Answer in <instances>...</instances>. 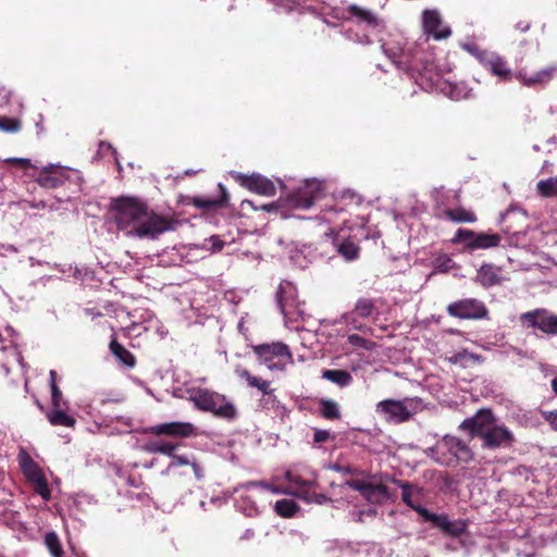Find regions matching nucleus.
<instances>
[{
  "instance_id": "obj_41",
  "label": "nucleus",
  "mask_w": 557,
  "mask_h": 557,
  "mask_svg": "<svg viewBox=\"0 0 557 557\" xmlns=\"http://www.w3.org/2000/svg\"><path fill=\"white\" fill-rule=\"evenodd\" d=\"M237 374L242 377V379H245V381L247 382V384L250 386V387H256V388H259V386H261V384H263V382L265 380H262L258 376H255L252 375L248 370L246 369H239L236 371Z\"/></svg>"
},
{
  "instance_id": "obj_17",
  "label": "nucleus",
  "mask_w": 557,
  "mask_h": 557,
  "mask_svg": "<svg viewBox=\"0 0 557 557\" xmlns=\"http://www.w3.org/2000/svg\"><path fill=\"white\" fill-rule=\"evenodd\" d=\"M438 448L447 451L456 461L470 462L473 459V451L461 438L453 435H445L438 444Z\"/></svg>"
},
{
  "instance_id": "obj_26",
  "label": "nucleus",
  "mask_w": 557,
  "mask_h": 557,
  "mask_svg": "<svg viewBox=\"0 0 557 557\" xmlns=\"http://www.w3.org/2000/svg\"><path fill=\"white\" fill-rule=\"evenodd\" d=\"M443 213L446 219L455 223H474L478 220L474 212L463 207L448 208Z\"/></svg>"
},
{
  "instance_id": "obj_10",
  "label": "nucleus",
  "mask_w": 557,
  "mask_h": 557,
  "mask_svg": "<svg viewBox=\"0 0 557 557\" xmlns=\"http://www.w3.org/2000/svg\"><path fill=\"white\" fill-rule=\"evenodd\" d=\"M502 236L497 233L474 232L468 228H458L451 239L453 244H465L469 251L498 247Z\"/></svg>"
},
{
  "instance_id": "obj_57",
  "label": "nucleus",
  "mask_w": 557,
  "mask_h": 557,
  "mask_svg": "<svg viewBox=\"0 0 557 557\" xmlns=\"http://www.w3.org/2000/svg\"><path fill=\"white\" fill-rule=\"evenodd\" d=\"M550 385H552V389L557 395V379L552 380Z\"/></svg>"
},
{
  "instance_id": "obj_6",
  "label": "nucleus",
  "mask_w": 557,
  "mask_h": 557,
  "mask_svg": "<svg viewBox=\"0 0 557 557\" xmlns=\"http://www.w3.org/2000/svg\"><path fill=\"white\" fill-rule=\"evenodd\" d=\"M276 302L281 313L290 321H296L306 313L305 301L298 299L296 286L288 281L280 283L276 290Z\"/></svg>"
},
{
  "instance_id": "obj_30",
  "label": "nucleus",
  "mask_w": 557,
  "mask_h": 557,
  "mask_svg": "<svg viewBox=\"0 0 557 557\" xmlns=\"http://www.w3.org/2000/svg\"><path fill=\"white\" fill-rule=\"evenodd\" d=\"M178 447V444L172 442H150L146 444L145 450L150 454H162L166 456H173V451Z\"/></svg>"
},
{
  "instance_id": "obj_7",
  "label": "nucleus",
  "mask_w": 557,
  "mask_h": 557,
  "mask_svg": "<svg viewBox=\"0 0 557 557\" xmlns=\"http://www.w3.org/2000/svg\"><path fill=\"white\" fill-rule=\"evenodd\" d=\"M17 459L24 476L26 478L27 482L34 486V491L44 499H50L51 492L48 485V481L39 465L25 449L20 450Z\"/></svg>"
},
{
  "instance_id": "obj_53",
  "label": "nucleus",
  "mask_w": 557,
  "mask_h": 557,
  "mask_svg": "<svg viewBox=\"0 0 557 557\" xmlns=\"http://www.w3.org/2000/svg\"><path fill=\"white\" fill-rule=\"evenodd\" d=\"M242 209H245V208H251L253 210H257L258 208L255 206L253 201L251 200H248V199H245L242 201V205H240Z\"/></svg>"
},
{
  "instance_id": "obj_58",
  "label": "nucleus",
  "mask_w": 557,
  "mask_h": 557,
  "mask_svg": "<svg viewBox=\"0 0 557 557\" xmlns=\"http://www.w3.org/2000/svg\"><path fill=\"white\" fill-rule=\"evenodd\" d=\"M193 172L191 171H186V174L187 175H190Z\"/></svg>"
},
{
  "instance_id": "obj_25",
  "label": "nucleus",
  "mask_w": 557,
  "mask_h": 557,
  "mask_svg": "<svg viewBox=\"0 0 557 557\" xmlns=\"http://www.w3.org/2000/svg\"><path fill=\"white\" fill-rule=\"evenodd\" d=\"M321 376L322 379L327 380L339 387H347L354 381L352 375L348 371L339 369L323 370Z\"/></svg>"
},
{
  "instance_id": "obj_47",
  "label": "nucleus",
  "mask_w": 557,
  "mask_h": 557,
  "mask_svg": "<svg viewBox=\"0 0 557 557\" xmlns=\"http://www.w3.org/2000/svg\"><path fill=\"white\" fill-rule=\"evenodd\" d=\"M172 458V461L170 463V467H180V466H187L190 465V460L186 456L182 455H175L173 453V456H170Z\"/></svg>"
},
{
  "instance_id": "obj_55",
  "label": "nucleus",
  "mask_w": 557,
  "mask_h": 557,
  "mask_svg": "<svg viewBox=\"0 0 557 557\" xmlns=\"http://www.w3.org/2000/svg\"><path fill=\"white\" fill-rule=\"evenodd\" d=\"M260 208L264 211L270 212V211L276 210L277 206L274 202H272V203H268V205H262Z\"/></svg>"
},
{
  "instance_id": "obj_18",
  "label": "nucleus",
  "mask_w": 557,
  "mask_h": 557,
  "mask_svg": "<svg viewBox=\"0 0 557 557\" xmlns=\"http://www.w3.org/2000/svg\"><path fill=\"white\" fill-rule=\"evenodd\" d=\"M481 64L490 71L493 75L497 76L502 81H510L512 78V72L507 66L505 59L498 54L490 52H481L478 55Z\"/></svg>"
},
{
  "instance_id": "obj_4",
  "label": "nucleus",
  "mask_w": 557,
  "mask_h": 557,
  "mask_svg": "<svg viewBox=\"0 0 557 557\" xmlns=\"http://www.w3.org/2000/svg\"><path fill=\"white\" fill-rule=\"evenodd\" d=\"M2 162L29 176L36 175V182L45 188L54 189L65 182V174L61 166L58 165L46 166L37 173V168L32 163L30 159L9 158L2 160Z\"/></svg>"
},
{
  "instance_id": "obj_52",
  "label": "nucleus",
  "mask_w": 557,
  "mask_h": 557,
  "mask_svg": "<svg viewBox=\"0 0 557 557\" xmlns=\"http://www.w3.org/2000/svg\"><path fill=\"white\" fill-rule=\"evenodd\" d=\"M263 395H270L273 393V389L271 388V384L269 381H264L261 386L258 388Z\"/></svg>"
},
{
  "instance_id": "obj_46",
  "label": "nucleus",
  "mask_w": 557,
  "mask_h": 557,
  "mask_svg": "<svg viewBox=\"0 0 557 557\" xmlns=\"http://www.w3.org/2000/svg\"><path fill=\"white\" fill-rule=\"evenodd\" d=\"M288 363H293V360L292 361H287L286 359L282 358V359H277V361H271V362H268V368L269 370L271 371H284L286 366Z\"/></svg>"
},
{
  "instance_id": "obj_24",
  "label": "nucleus",
  "mask_w": 557,
  "mask_h": 557,
  "mask_svg": "<svg viewBox=\"0 0 557 557\" xmlns=\"http://www.w3.org/2000/svg\"><path fill=\"white\" fill-rule=\"evenodd\" d=\"M109 348L121 366L127 369H133L136 366V357L117 342L115 335L112 336Z\"/></svg>"
},
{
  "instance_id": "obj_35",
  "label": "nucleus",
  "mask_w": 557,
  "mask_h": 557,
  "mask_svg": "<svg viewBox=\"0 0 557 557\" xmlns=\"http://www.w3.org/2000/svg\"><path fill=\"white\" fill-rule=\"evenodd\" d=\"M337 251L347 261H352L359 257L360 247L355 242L345 239L338 245Z\"/></svg>"
},
{
  "instance_id": "obj_29",
  "label": "nucleus",
  "mask_w": 557,
  "mask_h": 557,
  "mask_svg": "<svg viewBox=\"0 0 557 557\" xmlns=\"http://www.w3.org/2000/svg\"><path fill=\"white\" fill-rule=\"evenodd\" d=\"M47 419L50 422V424L54 426H66V428H73L76 423L75 418L72 416H69L62 407L53 408L47 413Z\"/></svg>"
},
{
  "instance_id": "obj_14",
  "label": "nucleus",
  "mask_w": 557,
  "mask_h": 557,
  "mask_svg": "<svg viewBox=\"0 0 557 557\" xmlns=\"http://www.w3.org/2000/svg\"><path fill=\"white\" fill-rule=\"evenodd\" d=\"M234 177L240 186L259 195L271 197L276 193L274 183L260 174L246 175L237 173Z\"/></svg>"
},
{
  "instance_id": "obj_15",
  "label": "nucleus",
  "mask_w": 557,
  "mask_h": 557,
  "mask_svg": "<svg viewBox=\"0 0 557 557\" xmlns=\"http://www.w3.org/2000/svg\"><path fill=\"white\" fill-rule=\"evenodd\" d=\"M408 401L409 399H384L376 405V411L385 414L388 420L395 423H403L411 418V412L407 406Z\"/></svg>"
},
{
  "instance_id": "obj_51",
  "label": "nucleus",
  "mask_w": 557,
  "mask_h": 557,
  "mask_svg": "<svg viewBox=\"0 0 557 557\" xmlns=\"http://www.w3.org/2000/svg\"><path fill=\"white\" fill-rule=\"evenodd\" d=\"M250 484L252 485H261L263 486L264 488L271 491L272 493H280L281 491L278 488H276L275 486H273L272 484L268 483V482H264V481H260V482H251Z\"/></svg>"
},
{
  "instance_id": "obj_42",
  "label": "nucleus",
  "mask_w": 557,
  "mask_h": 557,
  "mask_svg": "<svg viewBox=\"0 0 557 557\" xmlns=\"http://www.w3.org/2000/svg\"><path fill=\"white\" fill-rule=\"evenodd\" d=\"M346 484L350 488L358 491L362 495V497L366 495L367 491L372 488V483L360 481V480H350V481H347Z\"/></svg>"
},
{
  "instance_id": "obj_20",
  "label": "nucleus",
  "mask_w": 557,
  "mask_h": 557,
  "mask_svg": "<svg viewBox=\"0 0 557 557\" xmlns=\"http://www.w3.org/2000/svg\"><path fill=\"white\" fill-rule=\"evenodd\" d=\"M557 66L548 65L545 69L532 74L528 75L525 72H518L516 74V78L527 87H536V86H545L548 84L556 75Z\"/></svg>"
},
{
  "instance_id": "obj_45",
  "label": "nucleus",
  "mask_w": 557,
  "mask_h": 557,
  "mask_svg": "<svg viewBox=\"0 0 557 557\" xmlns=\"http://www.w3.org/2000/svg\"><path fill=\"white\" fill-rule=\"evenodd\" d=\"M51 403L53 408L62 407L63 400H62V393L58 386V384H53L51 387Z\"/></svg>"
},
{
  "instance_id": "obj_22",
  "label": "nucleus",
  "mask_w": 557,
  "mask_h": 557,
  "mask_svg": "<svg viewBox=\"0 0 557 557\" xmlns=\"http://www.w3.org/2000/svg\"><path fill=\"white\" fill-rule=\"evenodd\" d=\"M500 273V267H496L493 263H483L476 272L475 282L484 288L500 285L504 281Z\"/></svg>"
},
{
  "instance_id": "obj_48",
  "label": "nucleus",
  "mask_w": 557,
  "mask_h": 557,
  "mask_svg": "<svg viewBox=\"0 0 557 557\" xmlns=\"http://www.w3.org/2000/svg\"><path fill=\"white\" fill-rule=\"evenodd\" d=\"M331 438V434L326 430H315L313 434L314 443H324Z\"/></svg>"
},
{
  "instance_id": "obj_54",
  "label": "nucleus",
  "mask_w": 557,
  "mask_h": 557,
  "mask_svg": "<svg viewBox=\"0 0 557 557\" xmlns=\"http://www.w3.org/2000/svg\"><path fill=\"white\" fill-rule=\"evenodd\" d=\"M516 27L521 32H527L530 28V23L528 22H519Z\"/></svg>"
},
{
  "instance_id": "obj_21",
  "label": "nucleus",
  "mask_w": 557,
  "mask_h": 557,
  "mask_svg": "<svg viewBox=\"0 0 557 557\" xmlns=\"http://www.w3.org/2000/svg\"><path fill=\"white\" fill-rule=\"evenodd\" d=\"M423 27L425 33L432 35L435 39H444L451 34L448 27L442 25L441 15L436 10H425L423 12Z\"/></svg>"
},
{
  "instance_id": "obj_11",
  "label": "nucleus",
  "mask_w": 557,
  "mask_h": 557,
  "mask_svg": "<svg viewBox=\"0 0 557 557\" xmlns=\"http://www.w3.org/2000/svg\"><path fill=\"white\" fill-rule=\"evenodd\" d=\"M285 480L292 485L290 490L286 492L287 494L295 495L307 502L317 500L321 503V499H325L324 495H318L314 492L317 485L315 479L306 480L292 471H287L285 473Z\"/></svg>"
},
{
  "instance_id": "obj_38",
  "label": "nucleus",
  "mask_w": 557,
  "mask_h": 557,
  "mask_svg": "<svg viewBox=\"0 0 557 557\" xmlns=\"http://www.w3.org/2000/svg\"><path fill=\"white\" fill-rule=\"evenodd\" d=\"M466 530H467V524H466L465 521H462V520H455V521L448 520L447 528H445L443 530V532L446 535H449V536H453V537H458V536H461L462 534H465Z\"/></svg>"
},
{
  "instance_id": "obj_27",
  "label": "nucleus",
  "mask_w": 557,
  "mask_h": 557,
  "mask_svg": "<svg viewBox=\"0 0 557 557\" xmlns=\"http://www.w3.org/2000/svg\"><path fill=\"white\" fill-rule=\"evenodd\" d=\"M320 416L325 420H339L342 418L338 404L330 398H321L319 400Z\"/></svg>"
},
{
  "instance_id": "obj_39",
  "label": "nucleus",
  "mask_w": 557,
  "mask_h": 557,
  "mask_svg": "<svg viewBox=\"0 0 557 557\" xmlns=\"http://www.w3.org/2000/svg\"><path fill=\"white\" fill-rule=\"evenodd\" d=\"M347 342L354 347L363 348L366 350H372L375 347V343L369 341L358 334H350L347 337Z\"/></svg>"
},
{
  "instance_id": "obj_28",
  "label": "nucleus",
  "mask_w": 557,
  "mask_h": 557,
  "mask_svg": "<svg viewBox=\"0 0 557 557\" xmlns=\"http://www.w3.org/2000/svg\"><path fill=\"white\" fill-rule=\"evenodd\" d=\"M368 502L372 504H384L386 500L392 498V493L389 492L388 487L382 483L373 484L372 488L367 491L366 495L363 496Z\"/></svg>"
},
{
  "instance_id": "obj_56",
  "label": "nucleus",
  "mask_w": 557,
  "mask_h": 557,
  "mask_svg": "<svg viewBox=\"0 0 557 557\" xmlns=\"http://www.w3.org/2000/svg\"><path fill=\"white\" fill-rule=\"evenodd\" d=\"M49 376H50V388L53 386V384H57V371L55 370H51L49 372Z\"/></svg>"
},
{
  "instance_id": "obj_8",
  "label": "nucleus",
  "mask_w": 557,
  "mask_h": 557,
  "mask_svg": "<svg viewBox=\"0 0 557 557\" xmlns=\"http://www.w3.org/2000/svg\"><path fill=\"white\" fill-rule=\"evenodd\" d=\"M523 329L539 330L548 336H557V314L545 308H536L519 315Z\"/></svg>"
},
{
  "instance_id": "obj_37",
  "label": "nucleus",
  "mask_w": 557,
  "mask_h": 557,
  "mask_svg": "<svg viewBox=\"0 0 557 557\" xmlns=\"http://www.w3.org/2000/svg\"><path fill=\"white\" fill-rule=\"evenodd\" d=\"M348 12L352 16H355V17L359 18L361 22L366 23L367 25H370V26L377 25V20L375 17V15L368 10L361 9L354 4L348 8Z\"/></svg>"
},
{
  "instance_id": "obj_44",
  "label": "nucleus",
  "mask_w": 557,
  "mask_h": 557,
  "mask_svg": "<svg viewBox=\"0 0 557 557\" xmlns=\"http://www.w3.org/2000/svg\"><path fill=\"white\" fill-rule=\"evenodd\" d=\"M541 416L553 430L557 431V410H542Z\"/></svg>"
},
{
  "instance_id": "obj_5",
  "label": "nucleus",
  "mask_w": 557,
  "mask_h": 557,
  "mask_svg": "<svg viewBox=\"0 0 557 557\" xmlns=\"http://www.w3.org/2000/svg\"><path fill=\"white\" fill-rule=\"evenodd\" d=\"M394 63L414 78L432 81L436 71L432 55L418 47L401 52Z\"/></svg>"
},
{
  "instance_id": "obj_19",
  "label": "nucleus",
  "mask_w": 557,
  "mask_h": 557,
  "mask_svg": "<svg viewBox=\"0 0 557 557\" xmlns=\"http://www.w3.org/2000/svg\"><path fill=\"white\" fill-rule=\"evenodd\" d=\"M253 352L257 355L259 360L263 363L277 359H286L292 361V352L287 345L283 343L262 344L252 347Z\"/></svg>"
},
{
  "instance_id": "obj_40",
  "label": "nucleus",
  "mask_w": 557,
  "mask_h": 557,
  "mask_svg": "<svg viewBox=\"0 0 557 557\" xmlns=\"http://www.w3.org/2000/svg\"><path fill=\"white\" fill-rule=\"evenodd\" d=\"M22 123L17 117L2 116V132L17 133L21 129Z\"/></svg>"
},
{
  "instance_id": "obj_31",
  "label": "nucleus",
  "mask_w": 557,
  "mask_h": 557,
  "mask_svg": "<svg viewBox=\"0 0 557 557\" xmlns=\"http://www.w3.org/2000/svg\"><path fill=\"white\" fill-rule=\"evenodd\" d=\"M299 506L293 500L283 498L275 503V512L283 518H292L298 511Z\"/></svg>"
},
{
  "instance_id": "obj_33",
  "label": "nucleus",
  "mask_w": 557,
  "mask_h": 557,
  "mask_svg": "<svg viewBox=\"0 0 557 557\" xmlns=\"http://www.w3.org/2000/svg\"><path fill=\"white\" fill-rule=\"evenodd\" d=\"M392 482L397 484L401 490H403V493H401V499L403 502L408 506L410 507L411 509H413L416 512H417V508H423L422 506L420 505H414L413 500H412V496H413V493H412V490H413V485L407 481H403V480H397V479H392Z\"/></svg>"
},
{
  "instance_id": "obj_3",
  "label": "nucleus",
  "mask_w": 557,
  "mask_h": 557,
  "mask_svg": "<svg viewBox=\"0 0 557 557\" xmlns=\"http://www.w3.org/2000/svg\"><path fill=\"white\" fill-rule=\"evenodd\" d=\"M189 399L198 410L211 412L216 418L232 421L237 416L235 405L225 395L218 392L197 388L191 392Z\"/></svg>"
},
{
  "instance_id": "obj_50",
  "label": "nucleus",
  "mask_w": 557,
  "mask_h": 557,
  "mask_svg": "<svg viewBox=\"0 0 557 557\" xmlns=\"http://www.w3.org/2000/svg\"><path fill=\"white\" fill-rule=\"evenodd\" d=\"M212 240V250L213 251H221L224 247V242L221 240L219 237H211Z\"/></svg>"
},
{
  "instance_id": "obj_23",
  "label": "nucleus",
  "mask_w": 557,
  "mask_h": 557,
  "mask_svg": "<svg viewBox=\"0 0 557 557\" xmlns=\"http://www.w3.org/2000/svg\"><path fill=\"white\" fill-rule=\"evenodd\" d=\"M219 188L221 190V196L218 198L195 196L191 198V205L198 209L202 210H211L216 208H222L226 206L228 201V194L224 185L219 184Z\"/></svg>"
},
{
  "instance_id": "obj_34",
  "label": "nucleus",
  "mask_w": 557,
  "mask_h": 557,
  "mask_svg": "<svg viewBox=\"0 0 557 557\" xmlns=\"http://www.w3.org/2000/svg\"><path fill=\"white\" fill-rule=\"evenodd\" d=\"M45 545L52 557H64V550L61 541L54 531L46 533Z\"/></svg>"
},
{
  "instance_id": "obj_36",
  "label": "nucleus",
  "mask_w": 557,
  "mask_h": 557,
  "mask_svg": "<svg viewBox=\"0 0 557 557\" xmlns=\"http://www.w3.org/2000/svg\"><path fill=\"white\" fill-rule=\"evenodd\" d=\"M536 190L545 198L557 197V176L537 182Z\"/></svg>"
},
{
  "instance_id": "obj_12",
  "label": "nucleus",
  "mask_w": 557,
  "mask_h": 557,
  "mask_svg": "<svg viewBox=\"0 0 557 557\" xmlns=\"http://www.w3.org/2000/svg\"><path fill=\"white\" fill-rule=\"evenodd\" d=\"M375 299L368 297H360L357 299L355 307L351 311L345 313V321L352 325L355 330L364 331L366 326L363 324H358V319H375L379 315V310L375 306Z\"/></svg>"
},
{
  "instance_id": "obj_16",
  "label": "nucleus",
  "mask_w": 557,
  "mask_h": 557,
  "mask_svg": "<svg viewBox=\"0 0 557 557\" xmlns=\"http://www.w3.org/2000/svg\"><path fill=\"white\" fill-rule=\"evenodd\" d=\"M320 195V184L315 181H308L290 195L289 201L295 208L308 209L314 203Z\"/></svg>"
},
{
  "instance_id": "obj_43",
  "label": "nucleus",
  "mask_w": 557,
  "mask_h": 557,
  "mask_svg": "<svg viewBox=\"0 0 557 557\" xmlns=\"http://www.w3.org/2000/svg\"><path fill=\"white\" fill-rule=\"evenodd\" d=\"M330 469H332L335 472L343 473V474H351V475H359L361 472L352 466H344L338 462L332 463L330 466Z\"/></svg>"
},
{
  "instance_id": "obj_9",
  "label": "nucleus",
  "mask_w": 557,
  "mask_h": 557,
  "mask_svg": "<svg viewBox=\"0 0 557 557\" xmlns=\"http://www.w3.org/2000/svg\"><path fill=\"white\" fill-rule=\"evenodd\" d=\"M449 317L460 320H487L490 311L485 304L478 298L457 299L446 307Z\"/></svg>"
},
{
  "instance_id": "obj_49",
  "label": "nucleus",
  "mask_w": 557,
  "mask_h": 557,
  "mask_svg": "<svg viewBox=\"0 0 557 557\" xmlns=\"http://www.w3.org/2000/svg\"><path fill=\"white\" fill-rule=\"evenodd\" d=\"M190 466H191V468L194 470V473H195L196 478L198 480L202 479L203 478V469H202V467L199 463H197L196 461H191Z\"/></svg>"
},
{
  "instance_id": "obj_32",
  "label": "nucleus",
  "mask_w": 557,
  "mask_h": 557,
  "mask_svg": "<svg viewBox=\"0 0 557 557\" xmlns=\"http://www.w3.org/2000/svg\"><path fill=\"white\" fill-rule=\"evenodd\" d=\"M417 512L425 521L432 522L433 525L438 528L440 530L443 531L445 528H447V522L449 519L446 515H437V513L431 512L426 508H417Z\"/></svg>"
},
{
  "instance_id": "obj_2",
  "label": "nucleus",
  "mask_w": 557,
  "mask_h": 557,
  "mask_svg": "<svg viewBox=\"0 0 557 557\" xmlns=\"http://www.w3.org/2000/svg\"><path fill=\"white\" fill-rule=\"evenodd\" d=\"M459 430L468 431L472 438L480 437L482 447L487 449L510 448L516 442L513 433L506 425H497L493 411L486 408L465 419Z\"/></svg>"
},
{
  "instance_id": "obj_13",
  "label": "nucleus",
  "mask_w": 557,
  "mask_h": 557,
  "mask_svg": "<svg viewBox=\"0 0 557 557\" xmlns=\"http://www.w3.org/2000/svg\"><path fill=\"white\" fill-rule=\"evenodd\" d=\"M195 431L196 428L193 423L175 421L149 426L146 433L154 436L165 435L172 438H187L194 435Z\"/></svg>"
},
{
  "instance_id": "obj_1",
  "label": "nucleus",
  "mask_w": 557,
  "mask_h": 557,
  "mask_svg": "<svg viewBox=\"0 0 557 557\" xmlns=\"http://www.w3.org/2000/svg\"><path fill=\"white\" fill-rule=\"evenodd\" d=\"M110 209L117 228L139 238H158L161 234L174 230L177 224L174 219L149 210L148 205L137 197L114 198Z\"/></svg>"
}]
</instances>
